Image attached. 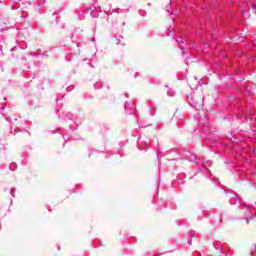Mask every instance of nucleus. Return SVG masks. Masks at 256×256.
<instances>
[{
    "label": "nucleus",
    "instance_id": "3",
    "mask_svg": "<svg viewBox=\"0 0 256 256\" xmlns=\"http://www.w3.org/2000/svg\"><path fill=\"white\" fill-rule=\"evenodd\" d=\"M168 95L170 96V97H173V93H171V92H168Z\"/></svg>",
    "mask_w": 256,
    "mask_h": 256
},
{
    "label": "nucleus",
    "instance_id": "2",
    "mask_svg": "<svg viewBox=\"0 0 256 256\" xmlns=\"http://www.w3.org/2000/svg\"><path fill=\"white\" fill-rule=\"evenodd\" d=\"M95 89H101L103 87V84L101 82H98L94 85Z\"/></svg>",
    "mask_w": 256,
    "mask_h": 256
},
{
    "label": "nucleus",
    "instance_id": "1",
    "mask_svg": "<svg viewBox=\"0 0 256 256\" xmlns=\"http://www.w3.org/2000/svg\"><path fill=\"white\" fill-rule=\"evenodd\" d=\"M190 105L191 107H194V109H197V111H199V109L203 108V96H193L190 99Z\"/></svg>",
    "mask_w": 256,
    "mask_h": 256
}]
</instances>
